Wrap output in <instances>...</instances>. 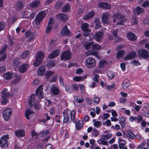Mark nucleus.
I'll return each mask as SVG.
<instances>
[{"label":"nucleus","instance_id":"6e6d98bb","mask_svg":"<svg viewBox=\"0 0 149 149\" xmlns=\"http://www.w3.org/2000/svg\"><path fill=\"white\" fill-rule=\"evenodd\" d=\"M99 22L100 20L99 19H96V20H95V22L96 24V26L95 28L96 29H97L101 26V25L100 24V23Z\"/></svg>","mask_w":149,"mask_h":149},{"label":"nucleus","instance_id":"774afa93","mask_svg":"<svg viewBox=\"0 0 149 149\" xmlns=\"http://www.w3.org/2000/svg\"><path fill=\"white\" fill-rule=\"evenodd\" d=\"M143 115L146 117H149V110H146L143 111Z\"/></svg>","mask_w":149,"mask_h":149},{"label":"nucleus","instance_id":"c9c22d12","mask_svg":"<svg viewBox=\"0 0 149 149\" xmlns=\"http://www.w3.org/2000/svg\"><path fill=\"white\" fill-rule=\"evenodd\" d=\"M127 136L129 139H134L135 137V135L131 131H129L127 132Z\"/></svg>","mask_w":149,"mask_h":149},{"label":"nucleus","instance_id":"9b49d317","mask_svg":"<svg viewBox=\"0 0 149 149\" xmlns=\"http://www.w3.org/2000/svg\"><path fill=\"white\" fill-rule=\"evenodd\" d=\"M136 56V53L134 52H132L125 56L123 58L125 61L132 59Z\"/></svg>","mask_w":149,"mask_h":149},{"label":"nucleus","instance_id":"ddd939ff","mask_svg":"<svg viewBox=\"0 0 149 149\" xmlns=\"http://www.w3.org/2000/svg\"><path fill=\"white\" fill-rule=\"evenodd\" d=\"M42 86H40L36 90V95L38 96L40 99L43 98V95L42 93L43 88Z\"/></svg>","mask_w":149,"mask_h":149},{"label":"nucleus","instance_id":"8fccbe9b","mask_svg":"<svg viewBox=\"0 0 149 149\" xmlns=\"http://www.w3.org/2000/svg\"><path fill=\"white\" fill-rule=\"evenodd\" d=\"M29 52L28 51H25L22 54L20 55V57L22 58H23L27 57L29 55Z\"/></svg>","mask_w":149,"mask_h":149},{"label":"nucleus","instance_id":"7ed1b4c3","mask_svg":"<svg viewBox=\"0 0 149 149\" xmlns=\"http://www.w3.org/2000/svg\"><path fill=\"white\" fill-rule=\"evenodd\" d=\"M13 110L10 108L6 109L3 112V116L4 120L6 121H8L10 119L12 115Z\"/></svg>","mask_w":149,"mask_h":149},{"label":"nucleus","instance_id":"7c9ffc66","mask_svg":"<svg viewBox=\"0 0 149 149\" xmlns=\"http://www.w3.org/2000/svg\"><path fill=\"white\" fill-rule=\"evenodd\" d=\"M58 18L61 21H66L68 19L67 16L64 14H60L58 15Z\"/></svg>","mask_w":149,"mask_h":149},{"label":"nucleus","instance_id":"58836bf2","mask_svg":"<svg viewBox=\"0 0 149 149\" xmlns=\"http://www.w3.org/2000/svg\"><path fill=\"white\" fill-rule=\"evenodd\" d=\"M86 78V76H84L83 77H76L73 78V80L76 81L78 82L80 81H82Z\"/></svg>","mask_w":149,"mask_h":149},{"label":"nucleus","instance_id":"f03ea898","mask_svg":"<svg viewBox=\"0 0 149 149\" xmlns=\"http://www.w3.org/2000/svg\"><path fill=\"white\" fill-rule=\"evenodd\" d=\"M85 64L87 68H92L95 67L96 62L95 59L93 58L89 57L85 59Z\"/></svg>","mask_w":149,"mask_h":149},{"label":"nucleus","instance_id":"0eeeda50","mask_svg":"<svg viewBox=\"0 0 149 149\" xmlns=\"http://www.w3.org/2000/svg\"><path fill=\"white\" fill-rule=\"evenodd\" d=\"M110 15L108 13H103L101 19L103 23L104 24H107L109 22V19L111 17Z\"/></svg>","mask_w":149,"mask_h":149},{"label":"nucleus","instance_id":"0e129e2a","mask_svg":"<svg viewBox=\"0 0 149 149\" xmlns=\"http://www.w3.org/2000/svg\"><path fill=\"white\" fill-rule=\"evenodd\" d=\"M127 142L118 143V146L120 149H121L123 148L126 144Z\"/></svg>","mask_w":149,"mask_h":149},{"label":"nucleus","instance_id":"f704fd0d","mask_svg":"<svg viewBox=\"0 0 149 149\" xmlns=\"http://www.w3.org/2000/svg\"><path fill=\"white\" fill-rule=\"evenodd\" d=\"M130 85L129 81L127 79H125L122 84V86L124 89L127 88Z\"/></svg>","mask_w":149,"mask_h":149},{"label":"nucleus","instance_id":"72a5a7b5","mask_svg":"<svg viewBox=\"0 0 149 149\" xmlns=\"http://www.w3.org/2000/svg\"><path fill=\"white\" fill-rule=\"evenodd\" d=\"M44 56V53L42 51L38 52L36 54V58L42 60Z\"/></svg>","mask_w":149,"mask_h":149},{"label":"nucleus","instance_id":"cd10ccee","mask_svg":"<svg viewBox=\"0 0 149 149\" xmlns=\"http://www.w3.org/2000/svg\"><path fill=\"white\" fill-rule=\"evenodd\" d=\"M94 15L93 12H90L86 14L83 17V19L84 20L88 19L93 17Z\"/></svg>","mask_w":149,"mask_h":149},{"label":"nucleus","instance_id":"79ce46f5","mask_svg":"<svg viewBox=\"0 0 149 149\" xmlns=\"http://www.w3.org/2000/svg\"><path fill=\"white\" fill-rule=\"evenodd\" d=\"M112 136V134H109L106 135H103L101 136V137L105 140H107L110 139Z\"/></svg>","mask_w":149,"mask_h":149},{"label":"nucleus","instance_id":"412c9836","mask_svg":"<svg viewBox=\"0 0 149 149\" xmlns=\"http://www.w3.org/2000/svg\"><path fill=\"white\" fill-rule=\"evenodd\" d=\"M34 95H32L30 96L29 99L28 103L30 108H32L34 104Z\"/></svg>","mask_w":149,"mask_h":149},{"label":"nucleus","instance_id":"338daca9","mask_svg":"<svg viewBox=\"0 0 149 149\" xmlns=\"http://www.w3.org/2000/svg\"><path fill=\"white\" fill-rule=\"evenodd\" d=\"M93 101L95 102V103L98 104L99 103V102L100 101V99L99 97H95L93 99Z\"/></svg>","mask_w":149,"mask_h":149},{"label":"nucleus","instance_id":"3c124183","mask_svg":"<svg viewBox=\"0 0 149 149\" xmlns=\"http://www.w3.org/2000/svg\"><path fill=\"white\" fill-rule=\"evenodd\" d=\"M69 117L67 114V113H64V117L63 119V122L64 123H67L69 122Z\"/></svg>","mask_w":149,"mask_h":149},{"label":"nucleus","instance_id":"c03bdc74","mask_svg":"<svg viewBox=\"0 0 149 149\" xmlns=\"http://www.w3.org/2000/svg\"><path fill=\"white\" fill-rule=\"evenodd\" d=\"M106 63L107 62L105 60H102L99 62L98 66L100 68H102L104 67Z\"/></svg>","mask_w":149,"mask_h":149},{"label":"nucleus","instance_id":"a19ab883","mask_svg":"<svg viewBox=\"0 0 149 149\" xmlns=\"http://www.w3.org/2000/svg\"><path fill=\"white\" fill-rule=\"evenodd\" d=\"M93 45L92 42H86L84 43V46L85 49L86 50H88L91 47L92 49V45Z\"/></svg>","mask_w":149,"mask_h":149},{"label":"nucleus","instance_id":"a18cd8bd","mask_svg":"<svg viewBox=\"0 0 149 149\" xmlns=\"http://www.w3.org/2000/svg\"><path fill=\"white\" fill-rule=\"evenodd\" d=\"M100 134L99 132L95 128L93 130L92 135L94 137H97Z\"/></svg>","mask_w":149,"mask_h":149},{"label":"nucleus","instance_id":"1a4fd4ad","mask_svg":"<svg viewBox=\"0 0 149 149\" xmlns=\"http://www.w3.org/2000/svg\"><path fill=\"white\" fill-rule=\"evenodd\" d=\"M71 57V52L68 50L63 52L61 55V58L62 60H68L70 59Z\"/></svg>","mask_w":149,"mask_h":149},{"label":"nucleus","instance_id":"bf43d9fd","mask_svg":"<svg viewBox=\"0 0 149 149\" xmlns=\"http://www.w3.org/2000/svg\"><path fill=\"white\" fill-rule=\"evenodd\" d=\"M143 7H149V1L148 0L145 1L142 4Z\"/></svg>","mask_w":149,"mask_h":149},{"label":"nucleus","instance_id":"a878e982","mask_svg":"<svg viewBox=\"0 0 149 149\" xmlns=\"http://www.w3.org/2000/svg\"><path fill=\"white\" fill-rule=\"evenodd\" d=\"M70 33V32L68 29L67 26H64L61 32V34L63 36L68 35Z\"/></svg>","mask_w":149,"mask_h":149},{"label":"nucleus","instance_id":"f3484780","mask_svg":"<svg viewBox=\"0 0 149 149\" xmlns=\"http://www.w3.org/2000/svg\"><path fill=\"white\" fill-rule=\"evenodd\" d=\"M99 8H102L104 9L109 10L111 8L110 5L108 3L105 2H101L98 5Z\"/></svg>","mask_w":149,"mask_h":149},{"label":"nucleus","instance_id":"b1692460","mask_svg":"<svg viewBox=\"0 0 149 149\" xmlns=\"http://www.w3.org/2000/svg\"><path fill=\"white\" fill-rule=\"evenodd\" d=\"M28 65L26 64H23L21 65L19 68V70L20 73H24L27 70Z\"/></svg>","mask_w":149,"mask_h":149},{"label":"nucleus","instance_id":"4be33fe9","mask_svg":"<svg viewBox=\"0 0 149 149\" xmlns=\"http://www.w3.org/2000/svg\"><path fill=\"white\" fill-rule=\"evenodd\" d=\"M126 36L128 39L131 41H134L136 38V36L132 32L128 33Z\"/></svg>","mask_w":149,"mask_h":149},{"label":"nucleus","instance_id":"20e7f679","mask_svg":"<svg viewBox=\"0 0 149 149\" xmlns=\"http://www.w3.org/2000/svg\"><path fill=\"white\" fill-rule=\"evenodd\" d=\"M7 91V89H5L1 92V97L2 99L1 103L3 104L7 103L8 97L10 96Z\"/></svg>","mask_w":149,"mask_h":149},{"label":"nucleus","instance_id":"de8ad7c7","mask_svg":"<svg viewBox=\"0 0 149 149\" xmlns=\"http://www.w3.org/2000/svg\"><path fill=\"white\" fill-rule=\"evenodd\" d=\"M42 61V60L41 59H38V58H36L35 61L33 63V64L34 66H37L41 63Z\"/></svg>","mask_w":149,"mask_h":149},{"label":"nucleus","instance_id":"2eb2a0df","mask_svg":"<svg viewBox=\"0 0 149 149\" xmlns=\"http://www.w3.org/2000/svg\"><path fill=\"white\" fill-rule=\"evenodd\" d=\"M104 34L102 32H98L96 33L94 36V38L97 41L100 42L104 36Z\"/></svg>","mask_w":149,"mask_h":149},{"label":"nucleus","instance_id":"f8f14e48","mask_svg":"<svg viewBox=\"0 0 149 149\" xmlns=\"http://www.w3.org/2000/svg\"><path fill=\"white\" fill-rule=\"evenodd\" d=\"M25 36L27 39V40L28 41H30L32 40L33 38H36L35 35L30 31H26L25 33Z\"/></svg>","mask_w":149,"mask_h":149},{"label":"nucleus","instance_id":"052dcab7","mask_svg":"<svg viewBox=\"0 0 149 149\" xmlns=\"http://www.w3.org/2000/svg\"><path fill=\"white\" fill-rule=\"evenodd\" d=\"M107 75L109 78L110 79H112L114 77V75L111 72L109 71L107 73Z\"/></svg>","mask_w":149,"mask_h":149},{"label":"nucleus","instance_id":"c85d7f7f","mask_svg":"<svg viewBox=\"0 0 149 149\" xmlns=\"http://www.w3.org/2000/svg\"><path fill=\"white\" fill-rule=\"evenodd\" d=\"M83 125V121L81 120H79L76 124V129L77 130H80Z\"/></svg>","mask_w":149,"mask_h":149},{"label":"nucleus","instance_id":"dca6fc26","mask_svg":"<svg viewBox=\"0 0 149 149\" xmlns=\"http://www.w3.org/2000/svg\"><path fill=\"white\" fill-rule=\"evenodd\" d=\"M51 93L54 95H58L60 90L57 87L55 86H53L51 88Z\"/></svg>","mask_w":149,"mask_h":149},{"label":"nucleus","instance_id":"09e8293b","mask_svg":"<svg viewBox=\"0 0 149 149\" xmlns=\"http://www.w3.org/2000/svg\"><path fill=\"white\" fill-rule=\"evenodd\" d=\"M75 111H72L70 112V114L72 122L74 123H75L76 122V120L75 119Z\"/></svg>","mask_w":149,"mask_h":149},{"label":"nucleus","instance_id":"680f3d73","mask_svg":"<svg viewBox=\"0 0 149 149\" xmlns=\"http://www.w3.org/2000/svg\"><path fill=\"white\" fill-rule=\"evenodd\" d=\"M53 74L54 72L53 71H47L46 72L45 75L47 77V78H48Z\"/></svg>","mask_w":149,"mask_h":149},{"label":"nucleus","instance_id":"39448f33","mask_svg":"<svg viewBox=\"0 0 149 149\" xmlns=\"http://www.w3.org/2000/svg\"><path fill=\"white\" fill-rule=\"evenodd\" d=\"M46 15L45 13L42 11L40 12L36 16L35 22L37 25H39Z\"/></svg>","mask_w":149,"mask_h":149},{"label":"nucleus","instance_id":"13d9d810","mask_svg":"<svg viewBox=\"0 0 149 149\" xmlns=\"http://www.w3.org/2000/svg\"><path fill=\"white\" fill-rule=\"evenodd\" d=\"M14 66L17 67L19 64V59L17 58H15L14 61Z\"/></svg>","mask_w":149,"mask_h":149},{"label":"nucleus","instance_id":"6ab92c4d","mask_svg":"<svg viewBox=\"0 0 149 149\" xmlns=\"http://www.w3.org/2000/svg\"><path fill=\"white\" fill-rule=\"evenodd\" d=\"M85 55L87 56L91 55L97 57H98V53L97 51H95L89 50L86 52Z\"/></svg>","mask_w":149,"mask_h":149},{"label":"nucleus","instance_id":"f257e3e1","mask_svg":"<svg viewBox=\"0 0 149 149\" xmlns=\"http://www.w3.org/2000/svg\"><path fill=\"white\" fill-rule=\"evenodd\" d=\"M113 19V22L114 23L117 22V24L122 25L123 22L125 20L123 19L124 16L118 13H114L112 16Z\"/></svg>","mask_w":149,"mask_h":149},{"label":"nucleus","instance_id":"c756f323","mask_svg":"<svg viewBox=\"0 0 149 149\" xmlns=\"http://www.w3.org/2000/svg\"><path fill=\"white\" fill-rule=\"evenodd\" d=\"M13 76V74L11 72H8L3 75L4 78L6 79H12Z\"/></svg>","mask_w":149,"mask_h":149},{"label":"nucleus","instance_id":"393cba45","mask_svg":"<svg viewBox=\"0 0 149 149\" xmlns=\"http://www.w3.org/2000/svg\"><path fill=\"white\" fill-rule=\"evenodd\" d=\"M45 67L41 66L40 67L37 72L38 74V76H42L43 75L45 71Z\"/></svg>","mask_w":149,"mask_h":149},{"label":"nucleus","instance_id":"603ef678","mask_svg":"<svg viewBox=\"0 0 149 149\" xmlns=\"http://www.w3.org/2000/svg\"><path fill=\"white\" fill-rule=\"evenodd\" d=\"M79 87L81 93H85V86L83 84H80Z\"/></svg>","mask_w":149,"mask_h":149},{"label":"nucleus","instance_id":"473e14b6","mask_svg":"<svg viewBox=\"0 0 149 149\" xmlns=\"http://www.w3.org/2000/svg\"><path fill=\"white\" fill-rule=\"evenodd\" d=\"M97 142L99 144L104 145H109L108 142L104 139L102 137L100 139L97 140Z\"/></svg>","mask_w":149,"mask_h":149},{"label":"nucleus","instance_id":"9d476101","mask_svg":"<svg viewBox=\"0 0 149 149\" xmlns=\"http://www.w3.org/2000/svg\"><path fill=\"white\" fill-rule=\"evenodd\" d=\"M8 136V135L4 136L0 139V146L1 148H4L7 146Z\"/></svg>","mask_w":149,"mask_h":149},{"label":"nucleus","instance_id":"aec40b11","mask_svg":"<svg viewBox=\"0 0 149 149\" xmlns=\"http://www.w3.org/2000/svg\"><path fill=\"white\" fill-rule=\"evenodd\" d=\"M21 79V77L20 75L15 74V78L12 80L11 83L12 84L18 83Z\"/></svg>","mask_w":149,"mask_h":149},{"label":"nucleus","instance_id":"6e6552de","mask_svg":"<svg viewBox=\"0 0 149 149\" xmlns=\"http://www.w3.org/2000/svg\"><path fill=\"white\" fill-rule=\"evenodd\" d=\"M138 52L139 56L140 57L147 58L149 56V53L147 50L145 49H141L139 50Z\"/></svg>","mask_w":149,"mask_h":149},{"label":"nucleus","instance_id":"a211bd4d","mask_svg":"<svg viewBox=\"0 0 149 149\" xmlns=\"http://www.w3.org/2000/svg\"><path fill=\"white\" fill-rule=\"evenodd\" d=\"M60 51L58 49H56L53 51L49 56L48 57L49 59H52L58 55Z\"/></svg>","mask_w":149,"mask_h":149},{"label":"nucleus","instance_id":"e433bc0d","mask_svg":"<svg viewBox=\"0 0 149 149\" xmlns=\"http://www.w3.org/2000/svg\"><path fill=\"white\" fill-rule=\"evenodd\" d=\"M24 4L21 1L17 2L16 4L15 8L17 10H19L23 8Z\"/></svg>","mask_w":149,"mask_h":149},{"label":"nucleus","instance_id":"4c0bfd02","mask_svg":"<svg viewBox=\"0 0 149 149\" xmlns=\"http://www.w3.org/2000/svg\"><path fill=\"white\" fill-rule=\"evenodd\" d=\"M40 2L38 0H36L32 2L30 4V6L32 8H35L38 6L40 4Z\"/></svg>","mask_w":149,"mask_h":149},{"label":"nucleus","instance_id":"69168bd1","mask_svg":"<svg viewBox=\"0 0 149 149\" xmlns=\"http://www.w3.org/2000/svg\"><path fill=\"white\" fill-rule=\"evenodd\" d=\"M48 133V131H44L41 133V135L43 137H46Z\"/></svg>","mask_w":149,"mask_h":149},{"label":"nucleus","instance_id":"2f4dec72","mask_svg":"<svg viewBox=\"0 0 149 149\" xmlns=\"http://www.w3.org/2000/svg\"><path fill=\"white\" fill-rule=\"evenodd\" d=\"M125 53V52L123 50L119 51L117 53L116 56V58L118 59H120L123 57Z\"/></svg>","mask_w":149,"mask_h":149},{"label":"nucleus","instance_id":"37998d69","mask_svg":"<svg viewBox=\"0 0 149 149\" xmlns=\"http://www.w3.org/2000/svg\"><path fill=\"white\" fill-rule=\"evenodd\" d=\"M131 22L132 24L135 25L137 24L138 20L137 17L135 16H134L132 17V18L131 20Z\"/></svg>","mask_w":149,"mask_h":149},{"label":"nucleus","instance_id":"5701e85b","mask_svg":"<svg viewBox=\"0 0 149 149\" xmlns=\"http://www.w3.org/2000/svg\"><path fill=\"white\" fill-rule=\"evenodd\" d=\"M15 135L18 137L24 136L25 135V131L24 130H19L15 132Z\"/></svg>","mask_w":149,"mask_h":149},{"label":"nucleus","instance_id":"49530a36","mask_svg":"<svg viewBox=\"0 0 149 149\" xmlns=\"http://www.w3.org/2000/svg\"><path fill=\"white\" fill-rule=\"evenodd\" d=\"M70 5L68 4L65 5L62 8V11L63 12H66L70 10Z\"/></svg>","mask_w":149,"mask_h":149},{"label":"nucleus","instance_id":"423d86ee","mask_svg":"<svg viewBox=\"0 0 149 149\" xmlns=\"http://www.w3.org/2000/svg\"><path fill=\"white\" fill-rule=\"evenodd\" d=\"M81 28L83 31V34L84 36H86L91 31L89 29V24L87 23H84L82 25Z\"/></svg>","mask_w":149,"mask_h":149},{"label":"nucleus","instance_id":"5fc2aeb1","mask_svg":"<svg viewBox=\"0 0 149 149\" xmlns=\"http://www.w3.org/2000/svg\"><path fill=\"white\" fill-rule=\"evenodd\" d=\"M55 64L54 61H51L48 63L47 64V66L49 68L54 67Z\"/></svg>","mask_w":149,"mask_h":149},{"label":"nucleus","instance_id":"ea45409f","mask_svg":"<svg viewBox=\"0 0 149 149\" xmlns=\"http://www.w3.org/2000/svg\"><path fill=\"white\" fill-rule=\"evenodd\" d=\"M101 47V46L99 44L97 43L94 44L93 42V45H92V49L98 50L100 49Z\"/></svg>","mask_w":149,"mask_h":149},{"label":"nucleus","instance_id":"bb28decb","mask_svg":"<svg viewBox=\"0 0 149 149\" xmlns=\"http://www.w3.org/2000/svg\"><path fill=\"white\" fill-rule=\"evenodd\" d=\"M33 112L29 109H26L25 112V117L28 119H29L31 117Z\"/></svg>","mask_w":149,"mask_h":149},{"label":"nucleus","instance_id":"4d7b16f0","mask_svg":"<svg viewBox=\"0 0 149 149\" xmlns=\"http://www.w3.org/2000/svg\"><path fill=\"white\" fill-rule=\"evenodd\" d=\"M52 29V25L49 24L48 25L46 28V32L47 33H49L50 31Z\"/></svg>","mask_w":149,"mask_h":149},{"label":"nucleus","instance_id":"864d4df0","mask_svg":"<svg viewBox=\"0 0 149 149\" xmlns=\"http://www.w3.org/2000/svg\"><path fill=\"white\" fill-rule=\"evenodd\" d=\"M102 124L101 122L99 121H95L93 123V126L96 127H99Z\"/></svg>","mask_w":149,"mask_h":149},{"label":"nucleus","instance_id":"4468645a","mask_svg":"<svg viewBox=\"0 0 149 149\" xmlns=\"http://www.w3.org/2000/svg\"><path fill=\"white\" fill-rule=\"evenodd\" d=\"M133 11L134 13L139 15L141 13H143L144 10L141 7L138 6L136 8H133Z\"/></svg>","mask_w":149,"mask_h":149},{"label":"nucleus","instance_id":"e2e57ef3","mask_svg":"<svg viewBox=\"0 0 149 149\" xmlns=\"http://www.w3.org/2000/svg\"><path fill=\"white\" fill-rule=\"evenodd\" d=\"M29 12L27 10L24 11L22 13V16L25 17L26 16L29 14Z\"/></svg>","mask_w":149,"mask_h":149}]
</instances>
